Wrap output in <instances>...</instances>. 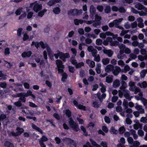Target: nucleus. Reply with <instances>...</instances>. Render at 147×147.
<instances>
[{
	"label": "nucleus",
	"instance_id": "nucleus-1",
	"mask_svg": "<svg viewBox=\"0 0 147 147\" xmlns=\"http://www.w3.org/2000/svg\"><path fill=\"white\" fill-rule=\"evenodd\" d=\"M34 45L35 47L37 49L40 46L43 49L46 48L48 55L50 56L51 59L53 60L54 59V55L55 56V58L57 59L59 57L60 59L63 60L64 61H65V59L69 58L70 57V56L68 53H63L60 51H59L57 50L56 53L54 54L53 52L48 46L47 44H44V42L42 41H40L39 42H35L33 41L32 42L31 46L32 47Z\"/></svg>",
	"mask_w": 147,
	"mask_h": 147
},
{
	"label": "nucleus",
	"instance_id": "nucleus-2",
	"mask_svg": "<svg viewBox=\"0 0 147 147\" xmlns=\"http://www.w3.org/2000/svg\"><path fill=\"white\" fill-rule=\"evenodd\" d=\"M119 47L120 49L119 53L117 55V57L119 59H123L126 57L125 55L124 54V52L126 54H129L131 53V50L128 48L126 47L123 44H120Z\"/></svg>",
	"mask_w": 147,
	"mask_h": 147
},
{
	"label": "nucleus",
	"instance_id": "nucleus-3",
	"mask_svg": "<svg viewBox=\"0 0 147 147\" xmlns=\"http://www.w3.org/2000/svg\"><path fill=\"white\" fill-rule=\"evenodd\" d=\"M30 7H32L33 10L35 12L37 13L42 9V6L41 4H40L36 2H34L31 3Z\"/></svg>",
	"mask_w": 147,
	"mask_h": 147
},
{
	"label": "nucleus",
	"instance_id": "nucleus-4",
	"mask_svg": "<svg viewBox=\"0 0 147 147\" xmlns=\"http://www.w3.org/2000/svg\"><path fill=\"white\" fill-rule=\"evenodd\" d=\"M69 123L70 127L74 131H78L80 130L78 124L75 122L71 118L69 119Z\"/></svg>",
	"mask_w": 147,
	"mask_h": 147
},
{
	"label": "nucleus",
	"instance_id": "nucleus-5",
	"mask_svg": "<svg viewBox=\"0 0 147 147\" xmlns=\"http://www.w3.org/2000/svg\"><path fill=\"white\" fill-rule=\"evenodd\" d=\"M21 96H24L26 97L31 96L34 99L36 98L35 96L32 94V92L30 90H28L26 93L22 92L17 94L16 95V97H19Z\"/></svg>",
	"mask_w": 147,
	"mask_h": 147
},
{
	"label": "nucleus",
	"instance_id": "nucleus-6",
	"mask_svg": "<svg viewBox=\"0 0 147 147\" xmlns=\"http://www.w3.org/2000/svg\"><path fill=\"white\" fill-rule=\"evenodd\" d=\"M82 12V10H78L76 9H70L68 11V14L71 16H79Z\"/></svg>",
	"mask_w": 147,
	"mask_h": 147
},
{
	"label": "nucleus",
	"instance_id": "nucleus-7",
	"mask_svg": "<svg viewBox=\"0 0 147 147\" xmlns=\"http://www.w3.org/2000/svg\"><path fill=\"white\" fill-rule=\"evenodd\" d=\"M56 63L57 67L59 73H62L63 71V69L64 68V65L62 64V61L60 60H57Z\"/></svg>",
	"mask_w": 147,
	"mask_h": 147
},
{
	"label": "nucleus",
	"instance_id": "nucleus-8",
	"mask_svg": "<svg viewBox=\"0 0 147 147\" xmlns=\"http://www.w3.org/2000/svg\"><path fill=\"white\" fill-rule=\"evenodd\" d=\"M123 20V18H121L113 20L115 25V26L119 29L123 30L124 28L122 27L119 25V24Z\"/></svg>",
	"mask_w": 147,
	"mask_h": 147
},
{
	"label": "nucleus",
	"instance_id": "nucleus-9",
	"mask_svg": "<svg viewBox=\"0 0 147 147\" xmlns=\"http://www.w3.org/2000/svg\"><path fill=\"white\" fill-rule=\"evenodd\" d=\"M107 39L109 41V44L111 46H117L119 45L118 42L116 41H113V39L111 37H107Z\"/></svg>",
	"mask_w": 147,
	"mask_h": 147
},
{
	"label": "nucleus",
	"instance_id": "nucleus-10",
	"mask_svg": "<svg viewBox=\"0 0 147 147\" xmlns=\"http://www.w3.org/2000/svg\"><path fill=\"white\" fill-rule=\"evenodd\" d=\"M17 130L18 131L17 133H15L13 131H12L10 133V135L13 136H16L20 134L21 133L23 132L24 131V130L23 129L20 127H18L17 128Z\"/></svg>",
	"mask_w": 147,
	"mask_h": 147
},
{
	"label": "nucleus",
	"instance_id": "nucleus-11",
	"mask_svg": "<svg viewBox=\"0 0 147 147\" xmlns=\"http://www.w3.org/2000/svg\"><path fill=\"white\" fill-rule=\"evenodd\" d=\"M129 90L131 91L134 92L135 94H136L140 91V89L136 86H129Z\"/></svg>",
	"mask_w": 147,
	"mask_h": 147
},
{
	"label": "nucleus",
	"instance_id": "nucleus-12",
	"mask_svg": "<svg viewBox=\"0 0 147 147\" xmlns=\"http://www.w3.org/2000/svg\"><path fill=\"white\" fill-rule=\"evenodd\" d=\"M101 93L100 92H98L97 94H95V96H97L100 100L101 101L102 100L104 99L106 96V94H105L103 93L101 96H100Z\"/></svg>",
	"mask_w": 147,
	"mask_h": 147
},
{
	"label": "nucleus",
	"instance_id": "nucleus-13",
	"mask_svg": "<svg viewBox=\"0 0 147 147\" xmlns=\"http://www.w3.org/2000/svg\"><path fill=\"white\" fill-rule=\"evenodd\" d=\"M95 20L96 22H98L97 23H94L93 25L94 27H96L98 26L100 24V22L99 21L101 20V18L100 16L96 14L95 15Z\"/></svg>",
	"mask_w": 147,
	"mask_h": 147
},
{
	"label": "nucleus",
	"instance_id": "nucleus-14",
	"mask_svg": "<svg viewBox=\"0 0 147 147\" xmlns=\"http://www.w3.org/2000/svg\"><path fill=\"white\" fill-rule=\"evenodd\" d=\"M114 69V67L111 64L107 65L105 68V71L107 72L112 71Z\"/></svg>",
	"mask_w": 147,
	"mask_h": 147
},
{
	"label": "nucleus",
	"instance_id": "nucleus-15",
	"mask_svg": "<svg viewBox=\"0 0 147 147\" xmlns=\"http://www.w3.org/2000/svg\"><path fill=\"white\" fill-rule=\"evenodd\" d=\"M96 9L94 7L93 5H91L90 7V17L92 19L93 18L94 15L95 14L96 11Z\"/></svg>",
	"mask_w": 147,
	"mask_h": 147
},
{
	"label": "nucleus",
	"instance_id": "nucleus-16",
	"mask_svg": "<svg viewBox=\"0 0 147 147\" xmlns=\"http://www.w3.org/2000/svg\"><path fill=\"white\" fill-rule=\"evenodd\" d=\"M73 102L74 105H75L76 107H77L78 108L82 109L83 110H86V108L85 106L81 105H78V102L75 100H74Z\"/></svg>",
	"mask_w": 147,
	"mask_h": 147
},
{
	"label": "nucleus",
	"instance_id": "nucleus-17",
	"mask_svg": "<svg viewBox=\"0 0 147 147\" xmlns=\"http://www.w3.org/2000/svg\"><path fill=\"white\" fill-rule=\"evenodd\" d=\"M115 69L113 71V73L114 75L117 76L118 75L119 73L121 71V69L120 67L118 66H116L115 67Z\"/></svg>",
	"mask_w": 147,
	"mask_h": 147
},
{
	"label": "nucleus",
	"instance_id": "nucleus-18",
	"mask_svg": "<svg viewBox=\"0 0 147 147\" xmlns=\"http://www.w3.org/2000/svg\"><path fill=\"white\" fill-rule=\"evenodd\" d=\"M29 8L27 7L26 8V11L27 13V18L28 19H30L32 18L33 13L32 11H30Z\"/></svg>",
	"mask_w": 147,
	"mask_h": 147
},
{
	"label": "nucleus",
	"instance_id": "nucleus-19",
	"mask_svg": "<svg viewBox=\"0 0 147 147\" xmlns=\"http://www.w3.org/2000/svg\"><path fill=\"white\" fill-rule=\"evenodd\" d=\"M86 63L90 67L93 68L95 66L94 62L90 59L87 60L86 61Z\"/></svg>",
	"mask_w": 147,
	"mask_h": 147
},
{
	"label": "nucleus",
	"instance_id": "nucleus-20",
	"mask_svg": "<svg viewBox=\"0 0 147 147\" xmlns=\"http://www.w3.org/2000/svg\"><path fill=\"white\" fill-rule=\"evenodd\" d=\"M104 53L106 54L109 57H111L113 54V52L111 50H103Z\"/></svg>",
	"mask_w": 147,
	"mask_h": 147
},
{
	"label": "nucleus",
	"instance_id": "nucleus-21",
	"mask_svg": "<svg viewBox=\"0 0 147 147\" xmlns=\"http://www.w3.org/2000/svg\"><path fill=\"white\" fill-rule=\"evenodd\" d=\"M32 54L31 51H28L27 52H24L22 54V56L23 58L29 57Z\"/></svg>",
	"mask_w": 147,
	"mask_h": 147
},
{
	"label": "nucleus",
	"instance_id": "nucleus-22",
	"mask_svg": "<svg viewBox=\"0 0 147 147\" xmlns=\"http://www.w3.org/2000/svg\"><path fill=\"white\" fill-rule=\"evenodd\" d=\"M61 0H51L48 3V5L52 6L55 4L56 3L60 2Z\"/></svg>",
	"mask_w": 147,
	"mask_h": 147
},
{
	"label": "nucleus",
	"instance_id": "nucleus-23",
	"mask_svg": "<svg viewBox=\"0 0 147 147\" xmlns=\"http://www.w3.org/2000/svg\"><path fill=\"white\" fill-rule=\"evenodd\" d=\"M88 50L89 52H91L92 53V55L94 53H97V51L96 49H94L93 47L92 46H88Z\"/></svg>",
	"mask_w": 147,
	"mask_h": 147
},
{
	"label": "nucleus",
	"instance_id": "nucleus-24",
	"mask_svg": "<svg viewBox=\"0 0 147 147\" xmlns=\"http://www.w3.org/2000/svg\"><path fill=\"white\" fill-rule=\"evenodd\" d=\"M113 80V76L109 75L106 77V82L108 83L112 82Z\"/></svg>",
	"mask_w": 147,
	"mask_h": 147
},
{
	"label": "nucleus",
	"instance_id": "nucleus-25",
	"mask_svg": "<svg viewBox=\"0 0 147 147\" xmlns=\"http://www.w3.org/2000/svg\"><path fill=\"white\" fill-rule=\"evenodd\" d=\"M97 53H94L92 55L93 57H94V60L97 62L100 61V56L99 55H96Z\"/></svg>",
	"mask_w": 147,
	"mask_h": 147
},
{
	"label": "nucleus",
	"instance_id": "nucleus-26",
	"mask_svg": "<svg viewBox=\"0 0 147 147\" xmlns=\"http://www.w3.org/2000/svg\"><path fill=\"white\" fill-rule=\"evenodd\" d=\"M120 85V82L117 79L114 80L113 83V86L114 88L118 87Z\"/></svg>",
	"mask_w": 147,
	"mask_h": 147
},
{
	"label": "nucleus",
	"instance_id": "nucleus-27",
	"mask_svg": "<svg viewBox=\"0 0 147 147\" xmlns=\"http://www.w3.org/2000/svg\"><path fill=\"white\" fill-rule=\"evenodd\" d=\"M121 86L120 87V89L122 90H123L127 86V84L124 81H121Z\"/></svg>",
	"mask_w": 147,
	"mask_h": 147
},
{
	"label": "nucleus",
	"instance_id": "nucleus-28",
	"mask_svg": "<svg viewBox=\"0 0 147 147\" xmlns=\"http://www.w3.org/2000/svg\"><path fill=\"white\" fill-rule=\"evenodd\" d=\"M135 7L139 10L143 9L144 10V8H145L144 6L141 5L140 3H137L135 5Z\"/></svg>",
	"mask_w": 147,
	"mask_h": 147
},
{
	"label": "nucleus",
	"instance_id": "nucleus-29",
	"mask_svg": "<svg viewBox=\"0 0 147 147\" xmlns=\"http://www.w3.org/2000/svg\"><path fill=\"white\" fill-rule=\"evenodd\" d=\"M138 85L141 88H145L147 86V83L145 81H144L141 83H138Z\"/></svg>",
	"mask_w": 147,
	"mask_h": 147
},
{
	"label": "nucleus",
	"instance_id": "nucleus-30",
	"mask_svg": "<svg viewBox=\"0 0 147 147\" xmlns=\"http://www.w3.org/2000/svg\"><path fill=\"white\" fill-rule=\"evenodd\" d=\"M101 65L100 64H97L96 70V72L98 74H100L101 72Z\"/></svg>",
	"mask_w": 147,
	"mask_h": 147
},
{
	"label": "nucleus",
	"instance_id": "nucleus-31",
	"mask_svg": "<svg viewBox=\"0 0 147 147\" xmlns=\"http://www.w3.org/2000/svg\"><path fill=\"white\" fill-rule=\"evenodd\" d=\"M24 9L22 7H19L16 11L15 14L16 15H19L21 13L23 12Z\"/></svg>",
	"mask_w": 147,
	"mask_h": 147
},
{
	"label": "nucleus",
	"instance_id": "nucleus-32",
	"mask_svg": "<svg viewBox=\"0 0 147 147\" xmlns=\"http://www.w3.org/2000/svg\"><path fill=\"white\" fill-rule=\"evenodd\" d=\"M90 141L91 142L92 145L95 147H101L100 145L97 144L96 142L92 139H90Z\"/></svg>",
	"mask_w": 147,
	"mask_h": 147
},
{
	"label": "nucleus",
	"instance_id": "nucleus-33",
	"mask_svg": "<svg viewBox=\"0 0 147 147\" xmlns=\"http://www.w3.org/2000/svg\"><path fill=\"white\" fill-rule=\"evenodd\" d=\"M32 37H31V36H30L29 38V36L28 34L26 33H24L23 35V40L24 41H25L29 39V40L32 39Z\"/></svg>",
	"mask_w": 147,
	"mask_h": 147
},
{
	"label": "nucleus",
	"instance_id": "nucleus-34",
	"mask_svg": "<svg viewBox=\"0 0 147 147\" xmlns=\"http://www.w3.org/2000/svg\"><path fill=\"white\" fill-rule=\"evenodd\" d=\"M84 22V21L82 20L76 19L74 20V23L75 25H78L79 24H82Z\"/></svg>",
	"mask_w": 147,
	"mask_h": 147
},
{
	"label": "nucleus",
	"instance_id": "nucleus-35",
	"mask_svg": "<svg viewBox=\"0 0 147 147\" xmlns=\"http://www.w3.org/2000/svg\"><path fill=\"white\" fill-rule=\"evenodd\" d=\"M131 134L133 136V137L135 139H136L138 138V136L136 134V131L133 129H131L130 131Z\"/></svg>",
	"mask_w": 147,
	"mask_h": 147
},
{
	"label": "nucleus",
	"instance_id": "nucleus-36",
	"mask_svg": "<svg viewBox=\"0 0 147 147\" xmlns=\"http://www.w3.org/2000/svg\"><path fill=\"white\" fill-rule=\"evenodd\" d=\"M60 9L58 7L54 8L53 10V13L55 14H59L60 13Z\"/></svg>",
	"mask_w": 147,
	"mask_h": 147
},
{
	"label": "nucleus",
	"instance_id": "nucleus-37",
	"mask_svg": "<svg viewBox=\"0 0 147 147\" xmlns=\"http://www.w3.org/2000/svg\"><path fill=\"white\" fill-rule=\"evenodd\" d=\"M147 72V69H143L140 72V76L142 78H144Z\"/></svg>",
	"mask_w": 147,
	"mask_h": 147
},
{
	"label": "nucleus",
	"instance_id": "nucleus-38",
	"mask_svg": "<svg viewBox=\"0 0 147 147\" xmlns=\"http://www.w3.org/2000/svg\"><path fill=\"white\" fill-rule=\"evenodd\" d=\"M130 70V68L129 66L128 65H126L125 66L124 69L122 70V71L123 72L126 73Z\"/></svg>",
	"mask_w": 147,
	"mask_h": 147
},
{
	"label": "nucleus",
	"instance_id": "nucleus-39",
	"mask_svg": "<svg viewBox=\"0 0 147 147\" xmlns=\"http://www.w3.org/2000/svg\"><path fill=\"white\" fill-rule=\"evenodd\" d=\"M63 113L66 114L68 117H70L71 116V112L69 109H66L64 111Z\"/></svg>",
	"mask_w": 147,
	"mask_h": 147
},
{
	"label": "nucleus",
	"instance_id": "nucleus-40",
	"mask_svg": "<svg viewBox=\"0 0 147 147\" xmlns=\"http://www.w3.org/2000/svg\"><path fill=\"white\" fill-rule=\"evenodd\" d=\"M10 53V49L8 47L6 48L4 51V53L5 55L8 56Z\"/></svg>",
	"mask_w": 147,
	"mask_h": 147
},
{
	"label": "nucleus",
	"instance_id": "nucleus-41",
	"mask_svg": "<svg viewBox=\"0 0 147 147\" xmlns=\"http://www.w3.org/2000/svg\"><path fill=\"white\" fill-rule=\"evenodd\" d=\"M31 126L34 129H36V130L38 131L40 133L42 134V130L40 129L39 128L37 127L35 125L32 124H31Z\"/></svg>",
	"mask_w": 147,
	"mask_h": 147
},
{
	"label": "nucleus",
	"instance_id": "nucleus-42",
	"mask_svg": "<svg viewBox=\"0 0 147 147\" xmlns=\"http://www.w3.org/2000/svg\"><path fill=\"white\" fill-rule=\"evenodd\" d=\"M109 62V59L108 58L103 59H102V62L104 65H106L108 64Z\"/></svg>",
	"mask_w": 147,
	"mask_h": 147
},
{
	"label": "nucleus",
	"instance_id": "nucleus-43",
	"mask_svg": "<svg viewBox=\"0 0 147 147\" xmlns=\"http://www.w3.org/2000/svg\"><path fill=\"white\" fill-rule=\"evenodd\" d=\"M47 11L46 9H44L42 11H40L38 13V16L40 17H42L44 15L45 13Z\"/></svg>",
	"mask_w": 147,
	"mask_h": 147
},
{
	"label": "nucleus",
	"instance_id": "nucleus-44",
	"mask_svg": "<svg viewBox=\"0 0 147 147\" xmlns=\"http://www.w3.org/2000/svg\"><path fill=\"white\" fill-rule=\"evenodd\" d=\"M125 91L126 92V93L124 94V95L125 98L126 99H129V100H130L131 98H130L129 95V91L127 90H125Z\"/></svg>",
	"mask_w": 147,
	"mask_h": 147
},
{
	"label": "nucleus",
	"instance_id": "nucleus-45",
	"mask_svg": "<svg viewBox=\"0 0 147 147\" xmlns=\"http://www.w3.org/2000/svg\"><path fill=\"white\" fill-rule=\"evenodd\" d=\"M140 124L138 121L136 122V123L134 125V128L135 129H138L139 127H140Z\"/></svg>",
	"mask_w": 147,
	"mask_h": 147
},
{
	"label": "nucleus",
	"instance_id": "nucleus-46",
	"mask_svg": "<svg viewBox=\"0 0 147 147\" xmlns=\"http://www.w3.org/2000/svg\"><path fill=\"white\" fill-rule=\"evenodd\" d=\"M125 128L124 126H121L119 129V132L120 134H122L124 133L125 131Z\"/></svg>",
	"mask_w": 147,
	"mask_h": 147
},
{
	"label": "nucleus",
	"instance_id": "nucleus-47",
	"mask_svg": "<svg viewBox=\"0 0 147 147\" xmlns=\"http://www.w3.org/2000/svg\"><path fill=\"white\" fill-rule=\"evenodd\" d=\"M110 131L113 134H116L118 132L117 131L115 130V128L113 127H111Z\"/></svg>",
	"mask_w": 147,
	"mask_h": 147
},
{
	"label": "nucleus",
	"instance_id": "nucleus-48",
	"mask_svg": "<svg viewBox=\"0 0 147 147\" xmlns=\"http://www.w3.org/2000/svg\"><path fill=\"white\" fill-rule=\"evenodd\" d=\"M68 41L70 43L72 44L73 46H75L78 44V42L76 40H71V39H70Z\"/></svg>",
	"mask_w": 147,
	"mask_h": 147
},
{
	"label": "nucleus",
	"instance_id": "nucleus-49",
	"mask_svg": "<svg viewBox=\"0 0 147 147\" xmlns=\"http://www.w3.org/2000/svg\"><path fill=\"white\" fill-rule=\"evenodd\" d=\"M100 145L102 147H108V144L107 142L105 141H101Z\"/></svg>",
	"mask_w": 147,
	"mask_h": 147
},
{
	"label": "nucleus",
	"instance_id": "nucleus-50",
	"mask_svg": "<svg viewBox=\"0 0 147 147\" xmlns=\"http://www.w3.org/2000/svg\"><path fill=\"white\" fill-rule=\"evenodd\" d=\"M61 73H62V77L61 79L64 82L65 80L66 79L67 77V75L65 73H63V71Z\"/></svg>",
	"mask_w": 147,
	"mask_h": 147
},
{
	"label": "nucleus",
	"instance_id": "nucleus-51",
	"mask_svg": "<svg viewBox=\"0 0 147 147\" xmlns=\"http://www.w3.org/2000/svg\"><path fill=\"white\" fill-rule=\"evenodd\" d=\"M140 121L143 123H147V118L146 117H142L140 119Z\"/></svg>",
	"mask_w": 147,
	"mask_h": 147
},
{
	"label": "nucleus",
	"instance_id": "nucleus-52",
	"mask_svg": "<svg viewBox=\"0 0 147 147\" xmlns=\"http://www.w3.org/2000/svg\"><path fill=\"white\" fill-rule=\"evenodd\" d=\"M2 77L0 79V81L2 80H5L6 79V76L3 74L2 72L0 71V77Z\"/></svg>",
	"mask_w": 147,
	"mask_h": 147
},
{
	"label": "nucleus",
	"instance_id": "nucleus-53",
	"mask_svg": "<svg viewBox=\"0 0 147 147\" xmlns=\"http://www.w3.org/2000/svg\"><path fill=\"white\" fill-rule=\"evenodd\" d=\"M20 98H19V100L21 102H25L26 101V97L24 96H19Z\"/></svg>",
	"mask_w": 147,
	"mask_h": 147
},
{
	"label": "nucleus",
	"instance_id": "nucleus-54",
	"mask_svg": "<svg viewBox=\"0 0 147 147\" xmlns=\"http://www.w3.org/2000/svg\"><path fill=\"white\" fill-rule=\"evenodd\" d=\"M128 103L127 100L126 99H124L123 103V105L125 108L127 109L128 107Z\"/></svg>",
	"mask_w": 147,
	"mask_h": 147
},
{
	"label": "nucleus",
	"instance_id": "nucleus-55",
	"mask_svg": "<svg viewBox=\"0 0 147 147\" xmlns=\"http://www.w3.org/2000/svg\"><path fill=\"white\" fill-rule=\"evenodd\" d=\"M105 12L106 13H108L110 12L111 11V7L109 6H107L105 9Z\"/></svg>",
	"mask_w": 147,
	"mask_h": 147
},
{
	"label": "nucleus",
	"instance_id": "nucleus-56",
	"mask_svg": "<svg viewBox=\"0 0 147 147\" xmlns=\"http://www.w3.org/2000/svg\"><path fill=\"white\" fill-rule=\"evenodd\" d=\"M124 27L127 29H128L131 27V25L128 22L125 23L124 24Z\"/></svg>",
	"mask_w": 147,
	"mask_h": 147
},
{
	"label": "nucleus",
	"instance_id": "nucleus-57",
	"mask_svg": "<svg viewBox=\"0 0 147 147\" xmlns=\"http://www.w3.org/2000/svg\"><path fill=\"white\" fill-rule=\"evenodd\" d=\"M141 101L144 106L147 105V100L143 98L141 99Z\"/></svg>",
	"mask_w": 147,
	"mask_h": 147
},
{
	"label": "nucleus",
	"instance_id": "nucleus-58",
	"mask_svg": "<svg viewBox=\"0 0 147 147\" xmlns=\"http://www.w3.org/2000/svg\"><path fill=\"white\" fill-rule=\"evenodd\" d=\"M84 65V63L83 62H80L78 63H77L76 65V68H79L80 67Z\"/></svg>",
	"mask_w": 147,
	"mask_h": 147
},
{
	"label": "nucleus",
	"instance_id": "nucleus-59",
	"mask_svg": "<svg viewBox=\"0 0 147 147\" xmlns=\"http://www.w3.org/2000/svg\"><path fill=\"white\" fill-rule=\"evenodd\" d=\"M22 30V29L21 28H20L18 29L17 30V34L18 36H21Z\"/></svg>",
	"mask_w": 147,
	"mask_h": 147
},
{
	"label": "nucleus",
	"instance_id": "nucleus-60",
	"mask_svg": "<svg viewBox=\"0 0 147 147\" xmlns=\"http://www.w3.org/2000/svg\"><path fill=\"white\" fill-rule=\"evenodd\" d=\"M123 30H123L121 32V33H120V35L121 36H123L125 34L127 33L128 32H129V30H123Z\"/></svg>",
	"mask_w": 147,
	"mask_h": 147
},
{
	"label": "nucleus",
	"instance_id": "nucleus-61",
	"mask_svg": "<svg viewBox=\"0 0 147 147\" xmlns=\"http://www.w3.org/2000/svg\"><path fill=\"white\" fill-rule=\"evenodd\" d=\"M92 106L95 108H98L99 106V104L96 101L93 102L92 103Z\"/></svg>",
	"mask_w": 147,
	"mask_h": 147
},
{
	"label": "nucleus",
	"instance_id": "nucleus-62",
	"mask_svg": "<svg viewBox=\"0 0 147 147\" xmlns=\"http://www.w3.org/2000/svg\"><path fill=\"white\" fill-rule=\"evenodd\" d=\"M127 140L128 143L129 144H132L133 143V139L131 137L128 138Z\"/></svg>",
	"mask_w": 147,
	"mask_h": 147
},
{
	"label": "nucleus",
	"instance_id": "nucleus-63",
	"mask_svg": "<svg viewBox=\"0 0 147 147\" xmlns=\"http://www.w3.org/2000/svg\"><path fill=\"white\" fill-rule=\"evenodd\" d=\"M136 106L135 107L136 109L139 111L140 110L141 108L142 107V106L140 105H139L138 103H136Z\"/></svg>",
	"mask_w": 147,
	"mask_h": 147
},
{
	"label": "nucleus",
	"instance_id": "nucleus-64",
	"mask_svg": "<svg viewBox=\"0 0 147 147\" xmlns=\"http://www.w3.org/2000/svg\"><path fill=\"white\" fill-rule=\"evenodd\" d=\"M145 12H144L143 11H138V13H139V15L140 16H145L147 14V13Z\"/></svg>",
	"mask_w": 147,
	"mask_h": 147
}]
</instances>
